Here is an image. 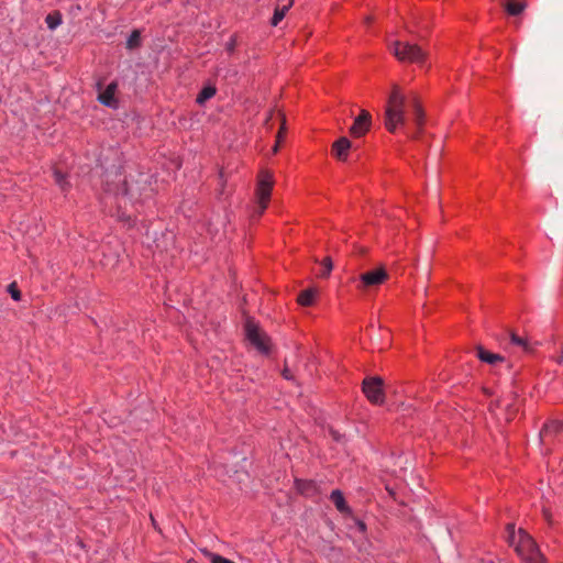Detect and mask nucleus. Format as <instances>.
Returning <instances> with one entry per match:
<instances>
[{
  "instance_id": "obj_1",
  "label": "nucleus",
  "mask_w": 563,
  "mask_h": 563,
  "mask_svg": "<svg viewBox=\"0 0 563 563\" xmlns=\"http://www.w3.org/2000/svg\"><path fill=\"white\" fill-rule=\"evenodd\" d=\"M507 540L520 556L523 563H548L534 539L523 529H515V525H507Z\"/></svg>"
},
{
  "instance_id": "obj_2",
  "label": "nucleus",
  "mask_w": 563,
  "mask_h": 563,
  "mask_svg": "<svg viewBox=\"0 0 563 563\" xmlns=\"http://www.w3.org/2000/svg\"><path fill=\"white\" fill-rule=\"evenodd\" d=\"M406 98L397 85L393 86L385 110V128L395 133L399 128H406Z\"/></svg>"
},
{
  "instance_id": "obj_3",
  "label": "nucleus",
  "mask_w": 563,
  "mask_h": 563,
  "mask_svg": "<svg viewBox=\"0 0 563 563\" xmlns=\"http://www.w3.org/2000/svg\"><path fill=\"white\" fill-rule=\"evenodd\" d=\"M274 184L275 180L272 172L263 169L258 173L255 188L256 208L252 214L253 219H260L267 209Z\"/></svg>"
},
{
  "instance_id": "obj_4",
  "label": "nucleus",
  "mask_w": 563,
  "mask_h": 563,
  "mask_svg": "<svg viewBox=\"0 0 563 563\" xmlns=\"http://www.w3.org/2000/svg\"><path fill=\"white\" fill-rule=\"evenodd\" d=\"M391 49L400 62L422 64L426 59V53L422 48L409 42L396 41Z\"/></svg>"
},
{
  "instance_id": "obj_5",
  "label": "nucleus",
  "mask_w": 563,
  "mask_h": 563,
  "mask_svg": "<svg viewBox=\"0 0 563 563\" xmlns=\"http://www.w3.org/2000/svg\"><path fill=\"white\" fill-rule=\"evenodd\" d=\"M245 335L250 343L263 354H268L271 351V340L265 332L252 320L247 319L245 322Z\"/></svg>"
},
{
  "instance_id": "obj_6",
  "label": "nucleus",
  "mask_w": 563,
  "mask_h": 563,
  "mask_svg": "<svg viewBox=\"0 0 563 563\" xmlns=\"http://www.w3.org/2000/svg\"><path fill=\"white\" fill-rule=\"evenodd\" d=\"M363 393L369 402L382 405L385 401L383 380L379 377H368L363 380Z\"/></svg>"
},
{
  "instance_id": "obj_7",
  "label": "nucleus",
  "mask_w": 563,
  "mask_h": 563,
  "mask_svg": "<svg viewBox=\"0 0 563 563\" xmlns=\"http://www.w3.org/2000/svg\"><path fill=\"white\" fill-rule=\"evenodd\" d=\"M388 279V274L384 267H379L360 275L357 289L364 291L384 284Z\"/></svg>"
},
{
  "instance_id": "obj_8",
  "label": "nucleus",
  "mask_w": 563,
  "mask_h": 563,
  "mask_svg": "<svg viewBox=\"0 0 563 563\" xmlns=\"http://www.w3.org/2000/svg\"><path fill=\"white\" fill-rule=\"evenodd\" d=\"M500 344L514 353H529L532 351L529 340L526 336H520L514 332L505 333Z\"/></svg>"
},
{
  "instance_id": "obj_9",
  "label": "nucleus",
  "mask_w": 563,
  "mask_h": 563,
  "mask_svg": "<svg viewBox=\"0 0 563 563\" xmlns=\"http://www.w3.org/2000/svg\"><path fill=\"white\" fill-rule=\"evenodd\" d=\"M476 356L481 362L487 363L495 368H500L503 366H506L507 368L510 367L509 362L501 354L493 353L484 349L482 345L476 346Z\"/></svg>"
},
{
  "instance_id": "obj_10",
  "label": "nucleus",
  "mask_w": 563,
  "mask_h": 563,
  "mask_svg": "<svg viewBox=\"0 0 563 563\" xmlns=\"http://www.w3.org/2000/svg\"><path fill=\"white\" fill-rule=\"evenodd\" d=\"M371 124V113L366 110H362L361 113L355 118L352 126L350 128V134L354 137H361L369 131Z\"/></svg>"
},
{
  "instance_id": "obj_11",
  "label": "nucleus",
  "mask_w": 563,
  "mask_h": 563,
  "mask_svg": "<svg viewBox=\"0 0 563 563\" xmlns=\"http://www.w3.org/2000/svg\"><path fill=\"white\" fill-rule=\"evenodd\" d=\"M118 90V84L115 81L110 82L106 89L99 95L98 100L106 107L118 108V100L115 93Z\"/></svg>"
},
{
  "instance_id": "obj_12",
  "label": "nucleus",
  "mask_w": 563,
  "mask_h": 563,
  "mask_svg": "<svg viewBox=\"0 0 563 563\" xmlns=\"http://www.w3.org/2000/svg\"><path fill=\"white\" fill-rule=\"evenodd\" d=\"M411 108H412V120L417 128V132L412 133L411 137L417 139L419 136L420 131L423 128V124H424V113H423L421 104L419 103L417 98H412Z\"/></svg>"
},
{
  "instance_id": "obj_13",
  "label": "nucleus",
  "mask_w": 563,
  "mask_h": 563,
  "mask_svg": "<svg viewBox=\"0 0 563 563\" xmlns=\"http://www.w3.org/2000/svg\"><path fill=\"white\" fill-rule=\"evenodd\" d=\"M351 142L346 137H340L332 145V154L340 161H346Z\"/></svg>"
},
{
  "instance_id": "obj_14",
  "label": "nucleus",
  "mask_w": 563,
  "mask_h": 563,
  "mask_svg": "<svg viewBox=\"0 0 563 563\" xmlns=\"http://www.w3.org/2000/svg\"><path fill=\"white\" fill-rule=\"evenodd\" d=\"M331 501L334 504L338 511H340L343 515H351L352 509L345 501V498L343 496V493L340 489L332 490L330 495Z\"/></svg>"
},
{
  "instance_id": "obj_15",
  "label": "nucleus",
  "mask_w": 563,
  "mask_h": 563,
  "mask_svg": "<svg viewBox=\"0 0 563 563\" xmlns=\"http://www.w3.org/2000/svg\"><path fill=\"white\" fill-rule=\"evenodd\" d=\"M295 487L301 495L311 497L318 493L317 484L311 479H296Z\"/></svg>"
},
{
  "instance_id": "obj_16",
  "label": "nucleus",
  "mask_w": 563,
  "mask_h": 563,
  "mask_svg": "<svg viewBox=\"0 0 563 563\" xmlns=\"http://www.w3.org/2000/svg\"><path fill=\"white\" fill-rule=\"evenodd\" d=\"M53 176L56 185L59 187L62 192H64L65 195L68 194L71 187L68 180V175L55 167L53 168Z\"/></svg>"
},
{
  "instance_id": "obj_17",
  "label": "nucleus",
  "mask_w": 563,
  "mask_h": 563,
  "mask_svg": "<svg viewBox=\"0 0 563 563\" xmlns=\"http://www.w3.org/2000/svg\"><path fill=\"white\" fill-rule=\"evenodd\" d=\"M317 296V291L312 288L305 289L299 292L297 302L302 307H310L313 305Z\"/></svg>"
},
{
  "instance_id": "obj_18",
  "label": "nucleus",
  "mask_w": 563,
  "mask_h": 563,
  "mask_svg": "<svg viewBox=\"0 0 563 563\" xmlns=\"http://www.w3.org/2000/svg\"><path fill=\"white\" fill-rule=\"evenodd\" d=\"M504 7L509 15H518L526 9V2L519 0H505Z\"/></svg>"
},
{
  "instance_id": "obj_19",
  "label": "nucleus",
  "mask_w": 563,
  "mask_h": 563,
  "mask_svg": "<svg viewBox=\"0 0 563 563\" xmlns=\"http://www.w3.org/2000/svg\"><path fill=\"white\" fill-rule=\"evenodd\" d=\"M217 93V88L214 86H206L203 87L196 98V102L199 106H203L209 99L213 98Z\"/></svg>"
},
{
  "instance_id": "obj_20",
  "label": "nucleus",
  "mask_w": 563,
  "mask_h": 563,
  "mask_svg": "<svg viewBox=\"0 0 563 563\" xmlns=\"http://www.w3.org/2000/svg\"><path fill=\"white\" fill-rule=\"evenodd\" d=\"M292 3H294V0H289L288 4H285L282 8L278 7L275 9L274 15L271 21V24L273 26H277L282 22V20L285 18L286 13L288 12V10L292 5Z\"/></svg>"
},
{
  "instance_id": "obj_21",
  "label": "nucleus",
  "mask_w": 563,
  "mask_h": 563,
  "mask_svg": "<svg viewBox=\"0 0 563 563\" xmlns=\"http://www.w3.org/2000/svg\"><path fill=\"white\" fill-rule=\"evenodd\" d=\"M63 22L62 13L59 11H54L46 15L45 23L49 30H55Z\"/></svg>"
},
{
  "instance_id": "obj_22",
  "label": "nucleus",
  "mask_w": 563,
  "mask_h": 563,
  "mask_svg": "<svg viewBox=\"0 0 563 563\" xmlns=\"http://www.w3.org/2000/svg\"><path fill=\"white\" fill-rule=\"evenodd\" d=\"M141 45V32L133 30L126 41V47L129 49L137 48Z\"/></svg>"
},
{
  "instance_id": "obj_23",
  "label": "nucleus",
  "mask_w": 563,
  "mask_h": 563,
  "mask_svg": "<svg viewBox=\"0 0 563 563\" xmlns=\"http://www.w3.org/2000/svg\"><path fill=\"white\" fill-rule=\"evenodd\" d=\"M562 428L561 422L559 421H550L544 424V427L541 430V435L547 437L550 433H555Z\"/></svg>"
},
{
  "instance_id": "obj_24",
  "label": "nucleus",
  "mask_w": 563,
  "mask_h": 563,
  "mask_svg": "<svg viewBox=\"0 0 563 563\" xmlns=\"http://www.w3.org/2000/svg\"><path fill=\"white\" fill-rule=\"evenodd\" d=\"M285 124H286L285 119H283L282 126H280V129H279V131H278V133L276 135V143H275V145L273 147V153L274 154H276L278 152L279 145H280V143L283 141L284 133H285Z\"/></svg>"
},
{
  "instance_id": "obj_25",
  "label": "nucleus",
  "mask_w": 563,
  "mask_h": 563,
  "mask_svg": "<svg viewBox=\"0 0 563 563\" xmlns=\"http://www.w3.org/2000/svg\"><path fill=\"white\" fill-rule=\"evenodd\" d=\"M331 271H332V262L329 257H327L323 260L322 271L319 273V276L325 278L330 275Z\"/></svg>"
},
{
  "instance_id": "obj_26",
  "label": "nucleus",
  "mask_w": 563,
  "mask_h": 563,
  "mask_svg": "<svg viewBox=\"0 0 563 563\" xmlns=\"http://www.w3.org/2000/svg\"><path fill=\"white\" fill-rule=\"evenodd\" d=\"M207 555L210 558L211 563H235L227 558H223L219 554L206 552Z\"/></svg>"
},
{
  "instance_id": "obj_27",
  "label": "nucleus",
  "mask_w": 563,
  "mask_h": 563,
  "mask_svg": "<svg viewBox=\"0 0 563 563\" xmlns=\"http://www.w3.org/2000/svg\"><path fill=\"white\" fill-rule=\"evenodd\" d=\"M8 291L13 300L19 301L21 299V291L18 289L15 283L8 286Z\"/></svg>"
},
{
  "instance_id": "obj_28",
  "label": "nucleus",
  "mask_w": 563,
  "mask_h": 563,
  "mask_svg": "<svg viewBox=\"0 0 563 563\" xmlns=\"http://www.w3.org/2000/svg\"><path fill=\"white\" fill-rule=\"evenodd\" d=\"M236 45V41L232 37L225 45L227 51L231 54L234 52Z\"/></svg>"
},
{
  "instance_id": "obj_29",
  "label": "nucleus",
  "mask_w": 563,
  "mask_h": 563,
  "mask_svg": "<svg viewBox=\"0 0 563 563\" xmlns=\"http://www.w3.org/2000/svg\"><path fill=\"white\" fill-rule=\"evenodd\" d=\"M119 194H121L123 196L128 195V184H126L125 179L122 180V187L115 191V195H119Z\"/></svg>"
},
{
  "instance_id": "obj_30",
  "label": "nucleus",
  "mask_w": 563,
  "mask_h": 563,
  "mask_svg": "<svg viewBox=\"0 0 563 563\" xmlns=\"http://www.w3.org/2000/svg\"><path fill=\"white\" fill-rule=\"evenodd\" d=\"M120 221L124 222H134V220L130 216H125L124 213L118 216Z\"/></svg>"
},
{
  "instance_id": "obj_31",
  "label": "nucleus",
  "mask_w": 563,
  "mask_h": 563,
  "mask_svg": "<svg viewBox=\"0 0 563 563\" xmlns=\"http://www.w3.org/2000/svg\"><path fill=\"white\" fill-rule=\"evenodd\" d=\"M543 517L548 521L549 525H552L551 512L548 509H543Z\"/></svg>"
},
{
  "instance_id": "obj_32",
  "label": "nucleus",
  "mask_w": 563,
  "mask_h": 563,
  "mask_svg": "<svg viewBox=\"0 0 563 563\" xmlns=\"http://www.w3.org/2000/svg\"><path fill=\"white\" fill-rule=\"evenodd\" d=\"M356 526L362 533L366 531V525L362 520H356Z\"/></svg>"
},
{
  "instance_id": "obj_33",
  "label": "nucleus",
  "mask_w": 563,
  "mask_h": 563,
  "mask_svg": "<svg viewBox=\"0 0 563 563\" xmlns=\"http://www.w3.org/2000/svg\"><path fill=\"white\" fill-rule=\"evenodd\" d=\"M283 376H284L286 379H291V378H292V376H291V374H290V371H289L288 368H285V369L283 371Z\"/></svg>"
}]
</instances>
